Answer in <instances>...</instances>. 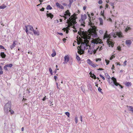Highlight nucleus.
<instances>
[{
    "label": "nucleus",
    "mask_w": 133,
    "mask_h": 133,
    "mask_svg": "<svg viewBox=\"0 0 133 133\" xmlns=\"http://www.w3.org/2000/svg\"><path fill=\"white\" fill-rule=\"evenodd\" d=\"M123 37L122 34L121 32H113L109 35L108 34L106 31L104 34L103 38L107 40V42L109 46H111L112 48L114 46V43L112 41V39L113 38H122Z\"/></svg>",
    "instance_id": "1"
},
{
    "label": "nucleus",
    "mask_w": 133,
    "mask_h": 133,
    "mask_svg": "<svg viewBox=\"0 0 133 133\" xmlns=\"http://www.w3.org/2000/svg\"><path fill=\"white\" fill-rule=\"evenodd\" d=\"M92 42H91L90 46H89V48L88 50V53L91 54L93 53L94 54L96 52V50L95 49L94 46L95 44H100L102 43L101 40L99 38H97L94 39L92 41Z\"/></svg>",
    "instance_id": "2"
},
{
    "label": "nucleus",
    "mask_w": 133,
    "mask_h": 133,
    "mask_svg": "<svg viewBox=\"0 0 133 133\" xmlns=\"http://www.w3.org/2000/svg\"><path fill=\"white\" fill-rule=\"evenodd\" d=\"M110 78H108V79L107 81L108 82L109 84H110L111 85L114 87H115V85L116 86H119L120 87L121 89H122L123 88V87L121 85L119 84V83L117 82V81L116 78H115L114 77H112L111 78V81L110 80Z\"/></svg>",
    "instance_id": "3"
},
{
    "label": "nucleus",
    "mask_w": 133,
    "mask_h": 133,
    "mask_svg": "<svg viewBox=\"0 0 133 133\" xmlns=\"http://www.w3.org/2000/svg\"><path fill=\"white\" fill-rule=\"evenodd\" d=\"M88 46L86 43H81L80 46H78V48H79V49H78V52L80 55H81L82 54L83 52L86 49H88Z\"/></svg>",
    "instance_id": "4"
},
{
    "label": "nucleus",
    "mask_w": 133,
    "mask_h": 133,
    "mask_svg": "<svg viewBox=\"0 0 133 133\" xmlns=\"http://www.w3.org/2000/svg\"><path fill=\"white\" fill-rule=\"evenodd\" d=\"M11 101H9L4 106V112L5 113L7 114L9 112V110L11 109Z\"/></svg>",
    "instance_id": "5"
},
{
    "label": "nucleus",
    "mask_w": 133,
    "mask_h": 133,
    "mask_svg": "<svg viewBox=\"0 0 133 133\" xmlns=\"http://www.w3.org/2000/svg\"><path fill=\"white\" fill-rule=\"evenodd\" d=\"M87 18V16L85 14H84V15H81V20L80 21H81V26H83V27L85 26V20Z\"/></svg>",
    "instance_id": "6"
},
{
    "label": "nucleus",
    "mask_w": 133,
    "mask_h": 133,
    "mask_svg": "<svg viewBox=\"0 0 133 133\" xmlns=\"http://www.w3.org/2000/svg\"><path fill=\"white\" fill-rule=\"evenodd\" d=\"M25 28H26L25 31L27 34L29 33V32L30 34L31 32H30V31H33L34 29L33 27L30 25H26L25 26Z\"/></svg>",
    "instance_id": "7"
},
{
    "label": "nucleus",
    "mask_w": 133,
    "mask_h": 133,
    "mask_svg": "<svg viewBox=\"0 0 133 133\" xmlns=\"http://www.w3.org/2000/svg\"><path fill=\"white\" fill-rule=\"evenodd\" d=\"M79 11L78 10V12H77V14H74L75 15V18L71 23V26H73L76 23V19L77 18V17H76V15H77L78 14H79Z\"/></svg>",
    "instance_id": "8"
},
{
    "label": "nucleus",
    "mask_w": 133,
    "mask_h": 133,
    "mask_svg": "<svg viewBox=\"0 0 133 133\" xmlns=\"http://www.w3.org/2000/svg\"><path fill=\"white\" fill-rule=\"evenodd\" d=\"M131 41H133V38L131 39L127 40L125 41V43L128 46H129L131 45L132 43Z\"/></svg>",
    "instance_id": "9"
},
{
    "label": "nucleus",
    "mask_w": 133,
    "mask_h": 133,
    "mask_svg": "<svg viewBox=\"0 0 133 133\" xmlns=\"http://www.w3.org/2000/svg\"><path fill=\"white\" fill-rule=\"evenodd\" d=\"M64 62H63V64L66 63L69 61V58L68 55L65 56L64 57Z\"/></svg>",
    "instance_id": "10"
},
{
    "label": "nucleus",
    "mask_w": 133,
    "mask_h": 133,
    "mask_svg": "<svg viewBox=\"0 0 133 133\" xmlns=\"http://www.w3.org/2000/svg\"><path fill=\"white\" fill-rule=\"evenodd\" d=\"M92 37L93 38H95L93 39L91 41V42H92V41L93 39H96L97 38H99V39H100L99 37H98V35L97 34V33L96 32H94V33H92Z\"/></svg>",
    "instance_id": "11"
},
{
    "label": "nucleus",
    "mask_w": 133,
    "mask_h": 133,
    "mask_svg": "<svg viewBox=\"0 0 133 133\" xmlns=\"http://www.w3.org/2000/svg\"><path fill=\"white\" fill-rule=\"evenodd\" d=\"M71 14L69 12V10H68L65 12V13L64 14V16H65L66 18V17H69L70 16Z\"/></svg>",
    "instance_id": "12"
},
{
    "label": "nucleus",
    "mask_w": 133,
    "mask_h": 133,
    "mask_svg": "<svg viewBox=\"0 0 133 133\" xmlns=\"http://www.w3.org/2000/svg\"><path fill=\"white\" fill-rule=\"evenodd\" d=\"M56 4L57 7L58 8H59L60 9H64V7L62 5H61L58 2H56Z\"/></svg>",
    "instance_id": "13"
},
{
    "label": "nucleus",
    "mask_w": 133,
    "mask_h": 133,
    "mask_svg": "<svg viewBox=\"0 0 133 133\" xmlns=\"http://www.w3.org/2000/svg\"><path fill=\"white\" fill-rule=\"evenodd\" d=\"M49 12L48 11H47V13L46 14V16L48 17H49L51 19H52L54 17V15L52 14L51 13H48Z\"/></svg>",
    "instance_id": "14"
},
{
    "label": "nucleus",
    "mask_w": 133,
    "mask_h": 133,
    "mask_svg": "<svg viewBox=\"0 0 133 133\" xmlns=\"http://www.w3.org/2000/svg\"><path fill=\"white\" fill-rule=\"evenodd\" d=\"M89 74L90 75V77L95 79H96L97 78V77L94 74H92L91 72L89 73Z\"/></svg>",
    "instance_id": "15"
},
{
    "label": "nucleus",
    "mask_w": 133,
    "mask_h": 133,
    "mask_svg": "<svg viewBox=\"0 0 133 133\" xmlns=\"http://www.w3.org/2000/svg\"><path fill=\"white\" fill-rule=\"evenodd\" d=\"M127 108L129 111L133 113V107L131 106H127Z\"/></svg>",
    "instance_id": "16"
},
{
    "label": "nucleus",
    "mask_w": 133,
    "mask_h": 133,
    "mask_svg": "<svg viewBox=\"0 0 133 133\" xmlns=\"http://www.w3.org/2000/svg\"><path fill=\"white\" fill-rule=\"evenodd\" d=\"M33 31L35 35L38 36L39 35V33L38 31H36L34 29Z\"/></svg>",
    "instance_id": "17"
},
{
    "label": "nucleus",
    "mask_w": 133,
    "mask_h": 133,
    "mask_svg": "<svg viewBox=\"0 0 133 133\" xmlns=\"http://www.w3.org/2000/svg\"><path fill=\"white\" fill-rule=\"evenodd\" d=\"M125 84L126 86L128 87L131 86V84L130 82H127L125 83Z\"/></svg>",
    "instance_id": "18"
},
{
    "label": "nucleus",
    "mask_w": 133,
    "mask_h": 133,
    "mask_svg": "<svg viewBox=\"0 0 133 133\" xmlns=\"http://www.w3.org/2000/svg\"><path fill=\"white\" fill-rule=\"evenodd\" d=\"M98 19L100 22V25H102L103 24V20L102 18H99Z\"/></svg>",
    "instance_id": "19"
},
{
    "label": "nucleus",
    "mask_w": 133,
    "mask_h": 133,
    "mask_svg": "<svg viewBox=\"0 0 133 133\" xmlns=\"http://www.w3.org/2000/svg\"><path fill=\"white\" fill-rule=\"evenodd\" d=\"M0 55L2 58H5L6 57V55L4 52H1V53Z\"/></svg>",
    "instance_id": "20"
},
{
    "label": "nucleus",
    "mask_w": 133,
    "mask_h": 133,
    "mask_svg": "<svg viewBox=\"0 0 133 133\" xmlns=\"http://www.w3.org/2000/svg\"><path fill=\"white\" fill-rule=\"evenodd\" d=\"M87 63L90 65H91L93 63L92 62L90 59H88L87 60Z\"/></svg>",
    "instance_id": "21"
},
{
    "label": "nucleus",
    "mask_w": 133,
    "mask_h": 133,
    "mask_svg": "<svg viewBox=\"0 0 133 133\" xmlns=\"http://www.w3.org/2000/svg\"><path fill=\"white\" fill-rule=\"evenodd\" d=\"M131 29V28L130 27L127 26L125 29V31L127 32L128 31L130 30Z\"/></svg>",
    "instance_id": "22"
},
{
    "label": "nucleus",
    "mask_w": 133,
    "mask_h": 133,
    "mask_svg": "<svg viewBox=\"0 0 133 133\" xmlns=\"http://www.w3.org/2000/svg\"><path fill=\"white\" fill-rule=\"evenodd\" d=\"M6 6L4 4H2L0 6V9H3L5 8Z\"/></svg>",
    "instance_id": "23"
},
{
    "label": "nucleus",
    "mask_w": 133,
    "mask_h": 133,
    "mask_svg": "<svg viewBox=\"0 0 133 133\" xmlns=\"http://www.w3.org/2000/svg\"><path fill=\"white\" fill-rule=\"evenodd\" d=\"M15 44L14 42L13 44L10 46V48L12 49L13 48H14L15 45Z\"/></svg>",
    "instance_id": "24"
},
{
    "label": "nucleus",
    "mask_w": 133,
    "mask_h": 133,
    "mask_svg": "<svg viewBox=\"0 0 133 133\" xmlns=\"http://www.w3.org/2000/svg\"><path fill=\"white\" fill-rule=\"evenodd\" d=\"M99 49V50L100 51L101 50H102L103 49L102 46H98V48H97L96 49V51L97 50Z\"/></svg>",
    "instance_id": "25"
},
{
    "label": "nucleus",
    "mask_w": 133,
    "mask_h": 133,
    "mask_svg": "<svg viewBox=\"0 0 133 133\" xmlns=\"http://www.w3.org/2000/svg\"><path fill=\"white\" fill-rule=\"evenodd\" d=\"M46 9L47 10H51L52 9V8L50 6V5H49L47 6Z\"/></svg>",
    "instance_id": "26"
},
{
    "label": "nucleus",
    "mask_w": 133,
    "mask_h": 133,
    "mask_svg": "<svg viewBox=\"0 0 133 133\" xmlns=\"http://www.w3.org/2000/svg\"><path fill=\"white\" fill-rule=\"evenodd\" d=\"M49 71L50 73V74L52 75L53 73L52 72V70L51 68H49Z\"/></svg>",
    "instance_id": "27"
},
{
    "label": "nucleus",
    "mask_w": 133,
    "mask_h": 133,
    "mask_svg": "<svg viewBox=\"0 0 133 133\" xmlns=\"http://www.w3.org/2000/svg\"><path fill=\"white\" fill-rule=\"evenodd\" d=\"M9 111L10 112L11 114H13L14 113V111L12 110H11V109L9 110Z\"/></svg>",
    "instance_id": "28"
},
{
    "label": "nucleus",
    "mask_w": 133,
    "mask_h": 133,
    "mask_svg": "<svg viewBox=\"0 0 133 133\" xmlns=\"http://www.w3.org/2000/svg\"><path fill=\"white\" fill-rule=\"evenodd\" d=\"M76 58L78 61H80L81 59L78 55L77 54L76 55Z\"/></svg>",
    "instance_id": "29"
},
{
    "label": "nucleus",
    "mask_w": 133,
    "mask_h": 133,
    "mask_svg": "<svg viewBox=\"0 0 133 133\" xmlns=\"http://www.w3.org/2000/svg\"><path fill=\"white\" fill-rule=\"evenodd\" d=\"M7 66L8 67H9L10 68H11L13 66L12 64H6Z\"/></svg>",
    "instance_id": "30"
},
{
    "label": "nucleus",
    "mask_w": 133,
    "mask_h": 133,
    "mask_svg": "<svg viewBox=\"0 0 133 133\" xmlns=\"http://www.w3.org/2000/svg\"><path fill=\"white\" fill-rule=\"evenodd\" d=\"M7 65H5L4 67V69L6 71H8V69L7 68L8 67L7 66Z\"/></svg>",
    "instance_id": "31"
},
{
    "label": "nucleus",
    "mask_w": 133,
    "mask_h": 133,
    "mask_svg": "<svg viewBox=\"0 0 133 133\" xmlns=\"http://www.w3.org/2000/svg\"><path fill=\"white\" fill-rule=\"evenodd\" d=\"M66 115L68 117H69L70 116V113L68 112H66L65 113Z\"/></svg>",
    "instance_id": "32"
},
{
    "label": "nucleus",
    "mask_w": 133,
    "mask_h": 133,
    "mask_svg": "<svg viewBox=\"0 0 133 133\" xmlns=\"http://www.w3.org/2000/svg\"><path fill=\"white\" fill-rule=\"evenodd\" d=\"M105 76L107 77V78H110V77L107 73H106L105 74Z\"/></svg>",
    "instance_id": "33"
},
{
    "label": "nucleus",
    "mask_w": 133,
    "mask_h": 133,
    "mask_svg": "<svg viewBox=\"0 0 133 133\" xmlns=\"http://www.w3.org/2000/svg\"><path fill=\"white\" fill-rule=\"evenodd\" d=\"M91 65L94 68L96 66H98V65L97 64H93V63H92Z\"/></svg>",
    "instance_id": "34"
},
{
    "label": "nucleus",
    "mask_w": 133,
    "mask_h": 133,
    "mask_svg": "<svg viewBox=\"0 0 133 133\" xmlns=\"http://www.w3.org/2000/svg\"><path fill=\"white\" fill-rule=\"evenodd\" d=\"M75 120L76 123H77L78 122V118L77 117H75Z\"/></svg>",
    "instance_id": "35"
},
{
    "label": "nucleus",
    "mask_w": 133,
    "mask_h": 133,
    "mask_svg": "<svg viewBox=\"0 0 133 133\" xmlns=\"http://www.w3.org/2000/svg\"><path fill=\"white\" fill-rule=\"evenodd\" d=\"M110 4L111 6H112V8L113 9L114 8V3L113 2H111L110 3Z\"/></svg>",
    "instance_id": "36"
},
{
    "label": "nucleus",
    "mask_w": 133,
    "mask_h": 133,
    "mask_svg": "<svg viewBox=\"0 0 133 133\" xmlns=\"http://www.w3.org/2000/svg\"><path fill=\"white\" fill-rule=\"evenodd\" d=\"M98 91L100 92H102V89L100 87H99L98 89Z\"/></svg>",
    "instance_id": "37"
},
{
    "label": "nucleus",
    "mask_w": 133,
    "mask_h": 133,
    "mask_svg": "<svg viewBox=\"0 0 133 133\" xmlns=\"http://www.w3.org/2000/svg\"><path fill=\"white\" fill-rule=\"evenodd\" d=\"M100 77L102 78L103 80H104L105 79L104 77L102 76L100 74L99 75Z\"/></svg>",
    "instance_id": "38"
},
{
    "label": "nucleus",
    "mask_w": 133,
    "mask_h": 133,
    "mask_svg": "<svg viewBox=\"0 0 133 133\" xmlns=\"http://www.w3.org/2000/svg\"><path fill=\"white\" fill-rule=\"evenodd\" d=\"M88 86L90 88V90H91L92 89V86L90 84H88Z\"/></svg>",
    "instance_id": "39"
},
{
    "label": "nucleus",
    "mask_w": 133,
    "mask_h": 133,
    "mask_svg": "<svg viewBox=\"0 0 133 133\" xmlns=\"http://www.w3.org/2000/svg\"><path fill=\"white\" fill-rule=\"evenodd\" d=\"M56 55V53L55 52V53H53L51 54V56L52 57H54Z\"/></svg>",
    "instance_id": "40"
},
{
    "label": "nucleus",
    "mask_w": 133,
    "mask_h": 133,
    "mask_svg": "<svg viewBox=\"0 0 133 133\" xmlns=\"http://www.w3.org/2000/svg\"><path fill=\"white\" fill-rule=\"evenodd\" d=\"M87 15H88V16L89 17L88 18V19H89V21H90V22H91V17H90V15L89 14H88Z\"/></svg>",
    "instance_id": "41"
},
{
    "label": "nucleus",
    "mask_w": 133,
    "mask_h": 133,
    "mask_svg": "<svg viewBox=\"0 0 133 133\" xmlns=\"http://www.w3.org/2000/svg\"><path fill=\"white\" fill-rule=\"evenodd\" d=\"M103 3V1L102 0H99L98 2V3L99 4H101Z\"/></svg>",
    "instance_id": "42"
},
{
    "label": "nucleus",
    "mask_w": 133,
    "mask_h": 133,
    "mask_svg": "<svg viewBox=\"0 0 133 133\" xmlns=\"http://www.w3.org/2000/svg\"><path fill=\"white\" fill-rule=\"evenodd\" d=\"M105 61L107 63V65L108 64H109V62H110V61L109 60H107V59H105Z\"/></svg>",
    "instance_id": "43"
},
{
    "label": "nucleus",
    "mask_w": 133,
    "mask_h": 133,
    "mask_svg": "<svg viewBox=\"0 0 133 133\" xmlns=\"http://www.w3.org/2000/svg\"><path fill=\"white\" fill-rule=\"evenodd\" d=\"M115 56H113V55H112L111 57H110V60H111Z\"/></svg>",
    "instance_id": "44"
},
{
    "label": "nucleus",
    "mask_w": 133,
    "mask_h": 133,
    "mask_svg": "<svg viewBox=\"0 0 133 133\" xmlns=\"http://www.w3.org/2000/svg\"><path fill=\"white\" fill-rule=\"evenodd\" d=\"M117 49L119 51H120L121 50V48L120 47L118 46L117 47Z\"/></svg>",
    "instance_id": "45"
},
{
    "label": "nucleus",
    "mask_w": 133,
    "mask_h": 133,
    "mask_svg": "<svg viewBox=\"0 0 133 133\" xmlns=\"http://www.w3.org/2000/svg\"><path fill=\"white\" fill-rule=\"evenodd\" d=\"M99 33L101 34H103V31L102 30H100L99 31Z\"/></svg>",
    "instance_id": "46"
},
{
    "label": "nucleus",
    "mask_w": 133,
    "mask_h": 133,
    "mask_svg": "<svg viewBox=\"0 0 133 133\" xmlns=\"http://www.w3.org/2000/svg\"><path fill=\"white\" fill-rule=\"evenodd\" d=\"M69 64L70 65L72 64V60H70L69 61Z\"/></svg>",
    "instance_id": "47"
},
{
    "label": "nucleus",
    "mask_w": 133,
    "mask_h": 133,
    "mask_svg": "<svg viewBox=\"0 0 133 133\" xmlns=\"http://www.w3.org/2000/svg\"><path fill=\"white\" fill-rule=\"evenodd\" d=\"M101 59L100 58H97L96 59V62H97L98 61H101Z\"/></svg>",
    "instance_id": "48"
},
{
    "label": "nucleus",
    "mask_w": 133,
    "mask_h": 133,
    "mask_svg": "<svg viewBox=\"0 0 133 133\" xmlns=\"http://www.w3.org/2000/svg\"><path fill=\"white\" fill-rule=\"evenodd\" d=\"M0 48L1 49H4V47L2 45H0Z\"/></svg>",
    "instance_id": "49"
},
{
    "label": "nucleus",
    "mask_w": 133,
    "mask_h": 133,
    "mask_svg": "<svg viewBox=\"0 0 133 133\" xmlns=\"http://www.w3.org/2000/svg\"><path fill=\"white\" fill-rule=\"evenodd\" d=\"M127 62V61L126 60L124 62V66H125L126 65V63Z\"/></svg>",
    "instance_id": "50"
},
{
    "label": "nucleus",
    "mask_w": 133,
    "mask_h": 133,
    "mask_svg": "<svg viewBox=\"0 0 133 133\" xmlns=\"http://www.w3.org/2000/svg\"><path fill=\"white\" fill-rule=\"evenodd\" d=\"M30 91L28 89L26 90V93L28 94H29L30 93Z\"/></svg>",
    "instance_id": "51"
},
{
    "label": "nucleus",
    "mask_w": 133,
    "mask_h": 133,
    "mask_svg": "<svg viewBox=\"0 0 133 133\" xmlns=\"http://www.w3.org/2000/svg\"><path fill=\"white\" fill-rule=\"evenodd\" d=\"M46 96H45V97H44V98L42 99V100L44 101L46 100Z\"/></svg>",
    "instance_id": "52"
},
{
    "label": "nucleus",
    "mask_w": 133,
    "mask_h": 133,
    "mask_svg": "<svg viewBox=\"0 0 133 133\" xmlns=\"http://www.w3.org/2000/svg\"><path fill=\"white\" fill-rule=\"evenodd\" d=\"M70 4H72L73 2V0H69Z\"/></svg>",
    "instance_id": "53"
},
{
    "label": "nucleus",
    "mask_w": 133,
    "mask_h": 133,
    "mask_svg": "<svg viewBox=\"0 0 133 133\" xmlns=\"http://www.w3.org/2000/svg\"><path fill=\"white\" fill-rule=\"evenodd\" d=\"M104 11L103 10V11H101V15L103 16L104 15Z\"/></svg>",
    "instance_id": "54"
},
{
    "label": "nucleus",
    "mask_w": 133,
    "mask_h": 133,
    "mask_svg": "<svg viewBox=\"0 0 133 133\" xmlns=\"http://www.w3.org/2000/svg\"><path fill=\"white\" fill-rule=\"evenodd\" d=\"M58 34L61 36H62L63 35V34L62 33L58 32Z\"/></svg>",
    "instance_id": "55"
},
{
    "label": "nucleus",
    "mask_w": 133,
    "mask_h": 133,
    "mask_svg": "<svg viewBox=\"0 0 133 133\" xmlns=\"http://www.w3.org/2000/svg\"><path fill=\"white\" fill-rule=\"evenodd\" d=\"M81 90H82V91L83 92H84V91H85V89L84 88H82V87H81Z\"/></svg>",
    "instance_id": "56"
},
{
    "label": "nucleus",
    "mask_w": 133,
    "mask_h": 133,
    "mask_svg": "<svg viewBox=\"0 0 133 133\" xmlns=\"http://www.w3.org/2000/svg\"><path fill=\"white\" fill-rule=\"evenodd\" d=\"M66 39L65 38H63V41L64 42H66Z\"/></svg>",
    "instance_id": "57"
},
{
    "label": "nucleus",
    "mask_w": 133,
    "mask_h": 133,
    "mask_svg": "<svg viewBox=\"0 0 133 133\" xmlns=\"http://www.w3.org/2000/svg\"><path fill=\"white\" fill-rule=\"evenodd\" d=\"M58 70V69H56L55 70H54V72L55 74L56 73V72H57V70Z\"/></svg>",
    "instance_id": "58"
},
{
    "label": "nucleus",
    "mask_w": 133,
    "mask_h": 133,
    "mask_svg": "<svg viewBox=\"0 0 133 133\" xmlns=\"http://www.w3.org/2000/svg\"><path fill=\"white\" fill-rule=\"evenodd\" d=\"M82 118V116H80V119H81V122H82V121H83Z\"/></svg>",
    "instance_id": "59"
},
{
    "label": "nucleus",
    "mask_w": 133,
    "mask_h": 133,
    "mask_svg": "<svg viewBox=\"0 0 133 133\" xmlns=\"http://www.w3.org/2000/svg\"><path fill=\"white\" fill-rule=\"evenodd\" d=\"M87 7L85 6H84L83 7V9L84 10L86 9Z\"/></svg>",
    "instance_id": "60"
},
{
    "label": "nucleus",
    "mask_w": 133,
    "mask_h": 133,
    "mask_svg": "<svg viewBox=\"0 0 133 133\" xmlns=\"http://www.w3.org/2000/svg\"><path fill=\"white\" fill-rule=\"evenodd\" d=\"M44 8H42L41 9V10L42 11H44Z\"/></svg>",
    "instance_id": "61"
},
{
    "label": "nucleus",
    "mask_w": 133,
    "mask_h": 133,
    "mask_svg": "<svg viewBox=\"0 0 133 133\" xmlns=\"http://www.w3.org/2000/svg\"><path fill=\"white\" fill-rule=\"evenodd\" d=\"M3 74V71L2 70H1L0 71V75H2Z\"/></svg>",
    "instance_id": "62"
},
{
    "label": "nucleus",
    "mask_w": 133,
    "mask_h": 133,
    "mask_svg": "<svg viewBox=\"0 0 133 133\" xmlns=\"http://www.w3.org/2000/svg\"><path fill=\"white\" fill-rule=\"evenodd\" d=\"M54 79L56 80L57 78V77L56 76H54Z\"/></svg>",
    "instance_id": "63"
},
{
    "label": "nucleus",
    "mask_w": 133,
    "mask_h": 133,
    "mask_svg": "<svg viewBox=\"0 0 133 133\" xmlns=\"http://www.w3.org/2000/svg\"><path fill=\"white\" fill-rule=\"evenodd\" d=\"M108 6H109V5L108 4H107L106 5V6H105L106 8H108Z\"/></svg>",
    "instance_id": "64"
}]
</instances>
